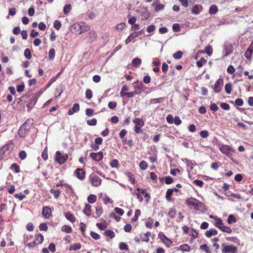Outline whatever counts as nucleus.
<instances>
[{
    "label": "nucleus",
    "instance_id": "56",
    "mask_svg": "<svg viewBox=\"0 0 253 253\" xmlns=\"http://www.w3.org/2000/svg\"><path fill=\"white\" fill-rule=\"evenodd\" d=\"M97 227L101 230H105L107 228V226L103 223H96Z\"/></svg>",
    "mask_w": 253,
    "mask_h": 253
},
{
    "label": "nucleus",
    "instance_id": "1",
    "mask_svg": "<svg viewBox=\"0 0 253 253\" xmlns=\"http://www.w3.org/2000/svg\"><path fill=\"white\" fill-rule=\"evenodd\" d=\"M33 119H28L20 127L18 134L21 137H24L29 131L33 124Z\"/></svg>",
    "mask_w": 253,
    "mask_h": 253
},
{
    "label": "nucleus",
    "instance_id": "58",
    "mask_svg": "<svg viewBox=\"0 0 253 253\" xmlns=\"http://www.w3.org/2000/svg\"><path fill=\"white\" fill-rule=\"evenodd\" d=\"M220 230L228 233H231L232 232L231 229L229 227L226 226L224 225L222 227V228Z\"/></svg>",
    "mask_w": 253,
    "mask_h": 253
},
{
    "label": "nucleus",
    "instance_id": "34",
    "mask_svg": "<svg viewBox=\"0 0 253 253\" xmlns=\"http://www.w3.org/2000/svg\"><path fill=\"white\" fill-rule=\"evenodd\" d=\"M96 196L95 195L90 194L87 198V201L90 204H93L96 201Z\"/></svg>",
    "mask_w": 253,
    "mask_h": 253
},
{
    "label": "nucleus",
    "instance_id": "39",
    "mask_svg": "<svg viewBox=\"0 0 253 253\" xmlns=\"http://www.w3.org/2000/svg\"><path fill=\"white\" fill-rule=\"evenodd\" d=\"M104 234L109 237L111 239L115 237V233L111 230H107L104 232Z\"/></svg>",
    "mask_w": 253,
    "mask_h": 253
},
{
    "label": "nucleus",
    "instance_id": "23",
    "mask_svg": "<svg viewBox=\"0 0 253 253\" xmlns=\"http://www.w3.org/2000/svg\"><path fill=\"white\" fill-rule=\"evenodd\" d=\"M215 219V225L216 227L218 228L219 229H221L222 228V227L223 226L224 224L222 222V221L220 218H217L215 217L214 218Z\"/></svg>",
    "mask_w": 253,
    "mask_h": 253
},
{
    "label": "nucleus",
    "instance_id": "7",
    "mask_svg": "<svg viewBox=\"0 0 253 253\" xmlns=\"http://www.w3.org/2000/svg\"><path fill=\"white\" fill-rule=\"evenodd\" d=\"M84 23H76L72 26V30H75L74 31L76 34H81L84 31Z\"/></svg>",
    "mask_w": 253,
    "mask_h": 253
},
{
    "label": "nucleus",
    "instance_id": "18",
    "mask_svg": "<svg viewBox=\"0 0 253 253\" xmlns=\"http://www.w3.org/2000/svg\"><path fill=\"white\" fill-rule=\"evenodd\" d=\"M100 197L102 198L104 204L107 205L109 203H113V201L106 194H100Z\"/></svg>",
    "mask_w": 253,
    "mask_h": 253
},
{
    "label": "nucleus",
    "instance_id": "13",
    "mask_svg": "<svg viewBox=\"0 0 253 253\" xmlns=\"http://www.w3.org/2000/svg\"><path fill=\"white\" fill-rule=\"evenodd\" d=\"M233 46L230 43H226L224 46L223 50L225 51L224 56H227L229 55L233 51Z\"/></svg>",
    "mask_w": 253,
    "mask_h": 253
},
{
    "label": "nucleus",
    "instance_id": "20",
    "mask_svg": "<svg viewBox=\"0 0 253 253\" xmlns=\"http://www.w3.org/2000/svg\"><path fill=\"white\" fill-rule=\"evenodd\" d=\"M141 63V60L137 57L133 58L131 62L132 66L135 68L139 67Z\"/></svg>",
    "mask_w": 253,
    "mask_h": 253
},
{
    "label": "nucleus",
    "instance_id": "55",
    "mask_svg": "<svg viewBox=\"0 0 253 253\" xmlns=\"http://www.w3.org/2000/svg\"><path fill=\"white\" fill-rule=\"evenodd\" d=\"M92 92L91 89H88L85 92V97L87 99H90L92 97Z\"/></svg>",
    "mask_w": 253,
    "mask_h": 253
},
{
    "label": "nucleus",
    "instance_id": "52",
    "mask_svg": "<svg viewBox=\"0 0 253 253\" xmlns=\"http://www.w3.org/2000/svg\"><path fill=\"white\" fill-rule=\"evenodd\" d=\"M110 165L112 168H118L119 167V162L117 160L114 159L110 162Z\"/></svg>",
    "mask_w": 253,
    "mask_h": 253
},
{
    "label": "nucleus",
    "instance_id": "17",
    "mask_svg": "<svg viewBox=\"0 0 253 253\" xmlns=\"http://www.w3.org/2000/svg\"><path fill=\"white\" fill-rule=\"evenodd\" d=\"M203 9L202 6L201 5L196 4L192 9V13L194 14H199Z\"/></svg>",
    "mask_w": 253,
    "mask_h": 253
},
{
    "label": "nucleus",
    "instance_id": "6",
    "mask_svg": "<svg viewBox=\"0 0 253 253\" xmlns=\"http://www.w3.org/2000/svg\"><path fill=\"white\" fill-rule=\"evenodd\" d=\"M68 158V155L66 154H61L60 151L56 152L55 160L59 164H63Z\"/></svg>",
    "mask_w": 253,
    "mask_h": 253
},
{
    "label": "nucleus",
    "instance_id": "30",
    "mask_svg": "<svg viewBox=\"0 0 253 253\" xmlns=\"http://www.w3.org/2000/svg\"><path fill=\"white\" fill-rule=\"evenodd\" d=\"M55 51L53 48L50 49L48 52V59L50 60H53L55 57Z\"/></svg>",
    "mask_w": 253,
    "mask_h": 253
},
{
    "label": "nucleus",
    "instance_id": "14",
    "mask_svg": "<svg viewBox=\"0 0 253 253\" xmlns=\"http://www.w3.org/2000/svg\"><path fill=\"white\" fill-rule=\"evenodd\" d=\"M42 214L46 218H49L51 215V211L50 209L48 207H45L43 208Z\"/></svg>",
    "mask_w": 253,
    "mask_h": 253
},
{
    "label": "nucleus",
    "instance_id": "37",
    "mask_svg": "<svg viewBox=\"0 0 253 253\" xmlns=\"http://www.w3.org/2000/svg\"><path fill=\"white\" fill-rule=\"evenodd\" d=\"M200 249L206 252V253H211L207 244H203L200 246Z\"/></svg>",
    "mask_w": 253,
    "mask_h": 253
},
{
    "label": "nucleus",
    "instance_id": "40",
    "mask_svg": "<svg viewBox=\"0 0 253 253\" xmlns=\"http://www.w3.org/2000/svg\"><path fill=\"white\" fill-rule=\"evenodd\" d=\"M236 222V220L233 215L230 214L227 218V222L228 224H231Z\"/></svg>",
    "mask_w": 253,
    "mask_h": 253
},
{
    "label": "nucleus",
    "instance_id": "64",
    "mask_svg": "<svg viewBox=\"0 0 253 253\" xmlns=\"http://www.w3.org/2000/svg\"><path fill=\"white\" fill-rule=\"evenodd\" d=\"M125 26L126 24L125 23H121L116 26V29L117 30L121 31L125 28Z\"/></svg>",
    "mask_w": 253,
    "mask_h": 253
},
{
    "label": "nucleus",
    "instance_id": "59",
    "mask_svg": "<svg viewBox=\"0 0 253 253\" xmlns=\"http://www.w3.org/2000/svg\"><path fill=\"white\" fill-rule=\"evenodd\" d=\"M53 26L55 29L58 30L60 29V28L61 27V24L60 21H59L58 20H55L54 22Z\"/></svg>",
    "mask_w": 253,
    "mask_h": 253
},
{
    "label": "nucleus",
    "instance_id": "51",
    "mask_svg": "<svg viewBox=\"0 0 253 253\" xmlns=\"http://www.w3.org/2000/svg\"><path fill=\"white\" fill-rule=\"evenodd\" d=\"M237 70V71L236 72V76H237L238 77H241L243 73V67L241 65H239L238 67Z\"/></svg>",
    "mask_w": 253,
    "mask_h": 253
},
{
    "label": "nucleus",
    "instance_id": "54",
    "mask_svg": "<svg viewBox=\"0 0 253 253\" xmlns=\"http://www.w3.org/2000/svg\"><path fill=\"white\" fill-rule=\"evenodd\" d=\"M253 53V52L251 51L250 50L247 49L245 52L244 56L248 59H250L251 58V56Z\"/></svg>",
    "mask_w": 253,
    "mask_h": 253
},
{
    "label": "nucleus",
    "instance_id": "8",
    "mask_svg": "<svg viewBox=\"0 0 253 253\" xmlns=\"http://www.w3.org/2000/svg\"><path fill=\"white\" fill-rule=\"evenodd\" d=\"M223 85V80L222 79L219 78L215 82L213 88L214 92L219 93L221 90Z\"/></svg>",
    "mask_w": 253,
    "mask_h": 253
},
{
    "label": "nucleus",
    "instance_id": "10",
    "mask_svg": "<svg viewBox=\"0 0 253 253\" xmlns=\"http://www.w3.org/2000/svg\"><path fill=\"white\" fill-rule=\"evenodd\" d=\"M181 160L186 164L187 168V171L189 174L193 170L194 166L196 165L194 164L195 162L186 158L182 159Z\"/></svg>",
    "mask_w": 253,
    "mask_h": 253
},
{
    "label": "nucleus",
    "instance_id": "26",
    "mask_svg": "<svg viewBox=\"0 0 253 253\" xmlns=\"http://www.w3.org/2000/svg\"><path fill=\"white\" fill-rule=\"evenodd\" d=\"M178 250L182 251L183 252H189L190 251V247L187 244H183L179 247Z\"/></svg>",
    "mask_w": 253,
    "mask_h": 253
},
{
    "label": "nucleus",
    "instance_id": "45",
    "mask_svg": "<svg viewBox=\"0 0 253 253\" xmlns=\"http://www.w3.org/2000/svg\"><path fill=\"white\" fill-rule=\"evenodd\" d=\"M141 214V211L139 210H136L135 211V215L133 218L132 219V222H135L138 220L139 216Z\"/></svg>",
    "mask_w": 253,
    "mask_h": 253
},
{
    "label": "nucleus",
    "instance_id": "35",
    "mask_svg": "<svg viewBox=\"0 0 253 253\" xmlns=\"http://www.w3.org/2000/svg\"><path fill=\"white\" fill-rule=\"evenodd\" d=\"M63 185H64L67 188V190L70 191L72 193L74 192L72 187L67 184H63L62 182L60 181L56 184V186L58 187Z\"/></svg>",
    "mask_w": 253,
    "mask_h": 253
},
{
    "label": "nucleus",
    "instance_id": "42",
    "mask_svg": "<svg viewBox=\"0 0 253 253\" xmlns=\"http://www.w3.org/2000/svg\"><path fill=\"white\" fill-rule=\"evenodd\" d=\"M183 53L181 51H178L173 54V57L175 59H179L181 58Z\"/></svg>",
    "mask_w": 253,
    "mask_h": 253
},
{
    "label": "nucleus",
    "instance_id": "11",
    "mask_svg": "<svg viewBox=\"0 0 253 253\" xmlns=\"http://www.w3.org/2000/svg\"><path fill=\"white\" fill-rule=\"evenodd\" d=\"M158 236L162 242L168 247H169L172 245V241L167 238L163 233L160 232Z\"/></svg>",
    "mask_w": 253,
    "mask_h": 253
},
{
    "label": "nucleus",
    "instance_id": "29",
    "mask_svg": "<svg viewBox=\"0 0 253 253\" xmlns=\"http://www.w3.org/2000/svg\"><path fill=\"white\" fill-rule=\"evenodd\" d=\"M63 71V69H62V70L59 72L57 75L53 77H52L47 84V87H49L52 83H53L54 82L56 81V80L57 79L58 77L60 76V75L62 73V71Z\"/></svg>",
    "mask_w": 253,
    "mask_h": 253
},
{
    "label": "nucleus",
    "instance_id": "41",
    "mask_svg": "<svg viewBox=\"0 0 253 253\" xmlns=\"http://www.w3.org/2000/svg\"><path fill=\"white\" fill-rule=\"evenodd\" d=\"M176 214V211L174 209H170L168 213V215L171 218H174Z\"/></svg>",
    "mask_w": 253,
    "mask_h": 253
},
{
    "label": "nucleus",
    "instance_id": "3",
    "mask_svg": "<svg viewBox=\"0 0 253 253\" xmlns=\"http://www.w3.org/2000/svg\"><path fill=\"white\" fill-rule=\"evenodd\" d=\"M220 152L228 158L231 157L235 152V150L233 147L227 145H222L219 148Z\"/></svg>",
    "mask_w": 253,
    "mask_h": 253
},
{
    "label": "nucleus",
    "instance_id": "19",
    "mask_svg": "<svg viewBox=\"0 0 253 253\" xmlns=\"http://www.w3.org/2000/svg\"><path fill=\"white\" fill-rule=\"evenodd\" d=\"M217 234V231L214 229H211L206 232L205 235L208 237L210 238L212 236L216 235Z\"/></svg>",
    "mask_w": 253,
    "mask_h": 253
},
{
    "label": "nucleus",
    "instance_id": "43",
    "mask_svg": "<svg viewBox=\"0 0 253 253\" xmlns=\"http://www.w3.org/2000/svg\"><path fill=\"white\" fill-rule=\"evenodd\" d=\"M10 169H11L14 170L16 173H18L20 172L19 167L15 163L12 164L11 165Z\"/></svg>",
    "mask_w": 253,
    "mask_h": 253
},
{
    "label": "nucleus",
    "instance_id": "57",
    "mask_svg": "<svg viewBox=\"0 0 253 253\" xmlns=\"http://www.w3.org/2000/svg\"><path fill=\"white\" fill-rule=\"evenodd\" d=\"M127 176L128 178V180L131 182L132 183H134L135 181V178L134 175L130 172L127 173Z\"/></svg>",
    "mask_w": 253,
    "mask_h": 253
},
{
    "label": "nucleus",
    "instance_id": "12",
    "mask_svg": "<svg viewBox=\"0 0 253 253\" xmlns=\"http://www.w3.org/2000/svg\"><path fill=\"white\" fill-rule=\"evenodd\" d=\"M90 157L92 160L98 162L101 161L103 157V152H99L98 153H91Z\"/></svg>",
    "mask_w": 253,
    "mask_h": 253
},
{
    "label": "nucleus",
    "instance_id": "31",
    "mask_svg": "<svg viewBox=\"0 0 253 253\" xmlns=\"http://www.w3.org/2000/svg\"><path fill=\"white\" fill-rule=\"evenodd\" d=\"M217 11L218 8L217 6L213 4L211 6L209 12L210 14H215L217 13Z\"/></svg>",
    "mask_w": 253,
    "mask_h": 253
},
{
    "label": "nucleus",
    "instance_id": "24",
    "mask_svg": "<svg viewBox=\"0 0 253 253\" xmlns=\"http://www.w3.org/2000/svg\"><path fill=\"white\" fill-rule=\"evenodd\" d=\"M165 100V97H160L158 98H153L150 100V104H157L160 103L164 101Z\"/></svg>",
    "mask_w": 253,
    "mask_h": 253
},
{
    "label": "nucleus",
    "instance_id": "5",
    "mask_svg": "<svg viewBox=\"0 0 253 253\" xmlns=\"http://www.w3.org/2000/svg\"><path fill=\"white\" fill-rule=\"evenodd\" d=\"M133 122L135 124L134 126V131L136 133H139L141 132V128L144 125V121L139 118H135L133 120Z\"/></svg>",
    "mask_w": 253,
    "mask_h": 253
},
{
    "label": "nucleus",
    "instance_id": "28",
    "mask_svg": "<svg viewBox=\"0 0 253 253\" xmlns=\"http://www.w3.org/2000/svg\"><path fill=\"white\" fill-rule=\"evenodd\" d=\"M136 38H137V34H135L134 32L132 33L126 39V43L128 44L130 42H131L133 39Z\"/></svg>",
    "mask_w": 253,
    "mask_h": 253
},
{
    "label": "nucleus",
    "instance_id": "50",
    "mask_svg": "<svg viewBox=\"0 0 253 253\" xmlns=\"http://www.w3.org/2000/svg\"><path fill=\"white\" fill-rule=\"evenodd\" d=\"M71 9V5L70 4H66L64 6L63 8V12L65 14H67L69 13Z\"/></svg>",
    "mask_w": 253,
    "mask_h": 253
},
{
    "label": "nucleus",
    "instance_id": "44",
    "mask_svg": "<svg viewBox=\"0 0 253 253\" xmlns=\"http://www.w3.org/2000/svg\"><path fill=\"white\" fill-rule=\"evenodd\" d=\"M225 90L227 94H230L232 90V85L231 84L228 83L225 84Z\"/></svg>",
    "mask_w": 253,
    "mask_h": 253
},
{
    "label": "nucleus",
    "instance_id": "21",
    "mask_svg": "<svg viewBox=\"0 0 253 253\" xmlns=\"http://www.w3.org/2000/svg\"><path fill=\"white\" fill-rule=\"evenodd\" d=\"M65 217L67 220H68L72 223H74L76 221V218L75 216L70 212H67L66 213Z\"/></svg>",
    "mask_w": 253,
    "mask_h": 253
},
{
    "label": "nucleus",
    "instance_id": "2",
    "mask_svg": "<svg viewBox=\"0 0 253 253\" xmlns=\"http://www.w3.org/2000/svg\"><path fill=\"white\" fill-rule=\"evenodd\" d=\"M186 204L188 206H191L194 208V209L198 211L200 208H202L204 206V204L199 201L198 200L194 198H189L186 200Z\"/></svg>",
    "mask_w": 253,
    "mask_h": 253
},
{
    "label": "nucleus",
    "instance_id": "38",
    "mask_svg": "<svg viewBox=\"0 0 253 253\" xmlns=\"http://www.w3.org/2000/svg\"><path fill=\"white\" fill-rule=\"evenodd\" d=\"M24 56L28 59H30L32 57L31 51L29 48H26L24 51Z\"/></svg>",
    "mask_w": 253,
    "mask_h": 253
},
{
    "label": "nucleus",
    "instance_id": "22",
    "mask_svg": "<svg viewBox=\"0 0 253 253\" xmlns=\"http://www.w3.org/2000/svg\"><path fill=\"white\" fill-rule=\"evenodd\" d=\"M34 240H35L36 242L37 243V244H42L43 241V236L42 234H38L35 235Z\"/></svg>",
    "mask_w": 253,
    "mask_h": 253
},
{
    "label": "nucleus",
    "instance_id": "48",
    "mask_svg": "<svg viewBox=\"0 0 253 253\" xmlns=\"http://www.w3.org/2000/svg\"><path fill=\"white\" fill-rule=\"evenodd\" d=\"M143 238V235L141 234H140L139 236L135 237L134 238V240L136 243H139L141 241L145 242V241L144 240V239Z\"/></svg>",
    "mask_w": 253,
    "mask_h": 253
},
{
    "label": "nucleus",
    "instance_id": "62",
    "mask_svg": "<svg viewBox=\"0 0 253 253\" xmlns=\"http://www.w3.org/2000/svg\"><path fill=\"white\" fill-rule=\"evenodd\" d=\"M220 107L224 110H226V111H228L230 109V106L228 104L226 103H222L221 104H220Z\"/></svg>",
    "mask_w": 253,
    "mask_h": 253
},
{
    "label": "nucleus",
    "instance_id": "16",
    "mask_svg": "<svg viewBox=\"0 0 253 253\" xmlns=\"http://www.w3.org/2000/svg\"><path fill=\"white\" fill-rule=\"evenodd\" d=\"M76 175L80 179H83L85 177V171L82 169H77L76 170Z\"/></svg>",
    "mask_w": 253,
    "mask_h": 253
},
{
    "label": "nucleus",
    "instance_id": "15",
    "mask_svg": "<svg viewBox=\"0 0 253 253\" xmlns=\"http://www.w3.org/2000/svg\"><path fill=\"white\" fill-rule=\"evenodd\" d=\"M80 110V105L78 103H75L72 108L68 112V115H72L75 113L78 112Z\"/></svg>",
    "mask_w": 253,
    "mask_h": 253
},
{
    "label": "nucleus",
    "instance_id": "4",
    "mask_svg": "<svg viewBox=\"0 0 253 253\" xmlns=\"http://www.w3.org/2000/svg\"><path fill=\"white\" fill-rule=\"evenodd\" d=\"M222 253H236L237 250V247L233 245H227L225 244H222Z\"/></svg>",
    "mask_w": 253,
    "mask_h": 253
},
{
    "label": "nucleus",
    "instance_id": "25",
    "mask_svg": "<svg viewBox=\"0 0 253 253\" xmlns=\"http://www.w3.org/2000/svg\"><path fill=\"white\" fill-rule=\"evenodd\" d=\"M83 212L87 216H89L91 214V206L88 204H86L83 210Z\"/></svg>",
    "mask_w": 253,
    "mask_h": 253
},
{
    "label": "nucleus",
    "instance_id": "53",
    "mask_svg": "<svg viewBox=\"0 0 253 253\" xmlns=\"http://www.w3.org/2000/svg\"><path fill=\"white\" fill-rule=\"evenodd\" d=\"M119 248L121 250H128V246L127 244L124 242H121L119 244Z\"/></svg>",
    "mask_w": 253,
    "mask_h": 253
},
{
    "label": "nucleus",
    "instance_id": "46",
    "mask_svg": "<svg viewBox=\"0 0 253 253\" xmlns=\"http://www.w3.org/2000/svg\"><path fill=\"white\" fill-rule=\"evenodd\" d=\"M139 167L142 170H145L148 168V164L145 161H142L139 164Z\"/></svg>",
    "mask_w": 253,
    "mask_h": 253
},
{
    "label": "nucleus",
    "instance_id": "32",
    "mask_svg": "<svg viewBox=\"0 0 253 253\" xmlns=\"http://www.w3.org/2000/svg\"><path fill=\"white\" fill-rule=\"evenodd\" d=\"M81 245L80 243L74 244L71 245L69 247L70 251H76L80 249Z\"/></svg>",
    "mask_w": 253,
    "mask_h": 253
},
{
    "label": "nucleus",
    "instance_id": "61",
    "mask_svg": "<svg viewBox=\"0 0 253 253\" xmlns=\"http://www.w3.org/2000/svg\"><path fill=\"white\" fill-rule=\"evenodd\" d=\"M210 109L211 111L216 112L218 110V107L214 103H211L210 105Z\"/></svg>",
    "mask_w": 253,
    "mask_h": 253
},
{
    "label": "nucleus",
    "instance_id": "27",
    "mask_svg": "<svg viewBox=\"0 0 253 253\" xmlns=\"http://www.w3.org/2000/svg\"><path fill=\"white\" fill-rule=\"evenodd\" d=\"M38 100V97L34 96L32 97L28 103L27 107H33L36 103Z\"/></svg>",
    "mask_w": 253,
    "mask_h": 253
},
{
    "label": "nucleus",
    "instance_id": "9",
    "mask_svg": "<svg viewBox=\"0 0 253 253\" xmlns=\"http://www.w3.org/2000/svg\"><path fill=\"white\" fill-rule=\"evenodd\" d=\"M89 178L91 184L94 186L97 187L101 183V179L97 175L91 174Z\"/></svg>",
    "mask_w": 253,
    "mask_h": 253
},
{
    "label": "nucleus",
    "instance_id": "47",
    "mask_svg": "<svg viewBox=\"0 0 253 253\" xmlns=\"http://www.w3.org/2000/svg\"><path fill=\"white\" fill-rule=\"evenodd\" d=\"M86 123L88 126H94L97 124V120L95 118H93L91 120H87Z\"/></svg>",
    "mask_w": 253,
    "mask_h": 253
},
{
    "label": "nucleus",
    "instance_id": "60",
    "mask_svg": "<svg viewBox=\"0 0 253 253\" xmlns=\"http://www.w3.org/2000/svg\"><path fill=\"white\" fill-rule=\"evenodd\" d=\"M156 29V27L154 25H150L147 28V32L148 33L153 32Z\"/></svg>",
    "mask_w": 253,
    "mask_h": 253
},
{
    "label": "nucleus",
    "instance_id": "63",
    "mask_svg": "<svg viewBox=\"0 0 253 253\" xmlns=\"http://www.w3.org/2000/svg\"><path fill=\"white\" fill-rule=\"evenodd\" d=\"M19 157L22 160H24L27 157V154L25 151H21L19 153Z\"/></svg>",
    "mask_w": 253,
    "mask_h": 253
},
{
    "label": "nucleus",
    "instance_id": "33",
    "mask_svg": "<svg viewBox=\"0 0 253 253\" xmlns=\"http://www.w3.org/2000/svg\"><path fill=\"white\" fill-rule=\"evenodd\" d=\"M61 230L66 233H70L72 231V229L71 226L65 225L61 227Z\"/></svg>",
    "mask_w": 253,
    "mask_h": 253
},
{
    "label": "nucleus",
    "instance_id": "36",
    "mask_svg": "<svg viewBox=\"0 0 253 253\" xmlns=\"http://www.w3.org/2000/svg\"><path fill=\"white\" fill-rule=\"evenodd\" d=\"M173 193V189H168L166 192V199L168 201H170L171 199V195Z\"/></svg>",
    "mask_w": 253,
    "mask_h": 253
},
{
    "label": "nucleus",
    "instance_id": "49",
    "mask_svg": "<svg viewBox=\"0 0 253 253\" xmlns=\"http://www.w3.org/2000/svg\"><path fill=\"white\" fill-rule=\"evenodd\" d=\"M206 60L202 58L200 60L197 61L196 65L198 67L200 68L202 67L203 65L206 63Z\"/></svg>",
    "mask_w": 253,
    "mask_h": 253
}]
</instances>
